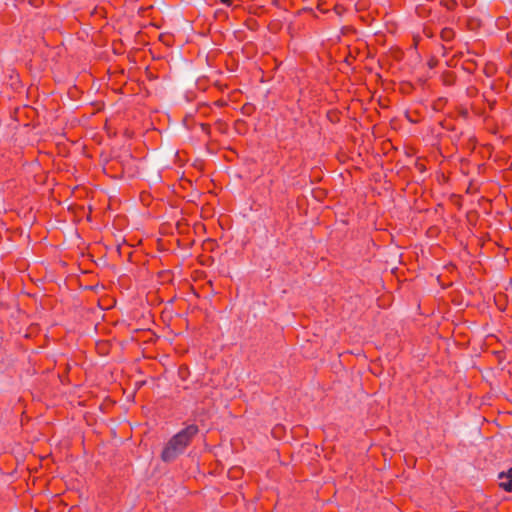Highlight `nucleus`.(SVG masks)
<instances>
[{"instance_id": "1a4fd4ad", "label": "nucleus", "mask_w": 512, "mask_h": 512, "mask_svg": "<svg viewBox=\"0 0 512 512\" xmlns=\"http://www.w3.org/2000/svg\"><path fill=\"white\" fill-rule=\"evenodd\" d=\"M165 233H166V231H164V229L162 228L161 234L163 235Z\"/></svg>"}, {"instance_id": "0eeeda50", "label": "nucleus", "mask_w": 512, "mask_h": 512, "mask_svg": "<svg viewBox=\"0 0 512 512\" xmlns=\"http://www.w3.org/2000/svg\"><path fill=\"white\" fill-rule=\"evenodd\" d=\"M156 244H157V246H158V247H160V238H158V239L156 240Z\"/></svg>"}, {"instance_id": "6e6552de", "label": "nucleus", "mask_w": 512, "mask_h": 512, "mask_svg": "<svg viewBox=\"0 0 512 512\" xmlns=\"http://www.w3.org/2000/svg\"><path fill=\"white\" fill-rule=\"evenodd\" d=\"M166 276L164 275V273L162 272V276H161V279H162V282L165 280Z\"/></svg>"}, {"instance_id": "39448f33", "label": "nucleus", "mask_w": 512, "mask_h": 512, "mask_svg": "<svg viewBox=\"0 0 512 512\" xmlns=\"http://www.w3.org/2000/svg\"><path fill=\"white\" fill-rule=\"evenodd\" d=\"M221 2L224 4H230V0H221Z\"/></svg>"}, {"instance_id": "20e7f679", "label": "nucleus", "mask_w": 512, "mask_h": 512, "mask_svg": "<svg viewBox=\"0 0 512 512\" xmlns=\"http://www.w3.org/2000/svg\"><path fill=\"white\" fill-rule=\"evenodd\" d=\"M147 300L151 303H154L157 301V295H156V292L155 293H152V292H149L147 294Z\"/></svg>"}, {"instance_id": "7ed1b4c3", "label": "nucleus", "mask_w": 512, "mask_h": 512, "mask_svg": "<svg viewBox=\"0 0 512 512\" xmlns=\"http://www.w3.org/2000/svg\"><path fill=\"white\" fill-rule=\"evenodd\" d=\"M140 199H141V202L143 203V205H145V206L151 205L152 200H151V196L149 193L142 192L140 195Z\"/></svg>"}, {"instance_id": "423d86ee", "label": "nucleus", "mask_w": 512, "mask_h": 512, "mask_svg": "<svg viewBox=\"0 0 512 512\" xmlns=\"http://www.w3.org/2000/svg\"><path fill=\"white\" fill-rule=\"evenodd\" d=\"M162 44H166V45H169L170 43L164 39H162Z\"/></svg>"}, {"instance_id": "f257e3e1", "label": "nucleus", "mask_w": 512, "mask_h": 512, "mask_svg": "<svg viewBox=\"0 0 512 512\" xmlns=\"http://www.w3.org/2000/svg\"><path fill=\"white\" fill-rule=\"evenodd\" d=\"M198 432V426L191 424L175 434L162 449V461H172L181 455Z\"/></svg>"}, {"instance_id": "f03ea898", "label": "nucleus", "mask_w": 512, "mask_h": 512, "mask_svg": "<svg viewBox=\"0 0 512 512\" xmlns=\"http://www.w3.org/2000/svg\"><path fill=\"white\" fill-rule=\"evenodd\" d=\"M499 478L507 479L506 481H502L500 483V487L502 489H504L505 491H508V492L512 491V468H510L507 473L501 472L499 474Z\"/></svg>"}]
</instances>
